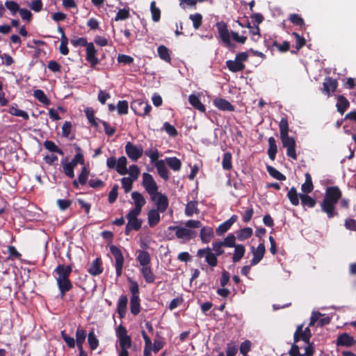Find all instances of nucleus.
Wrapping results in <instances>:
<instances>
[{
  "label": "nucleus",
  "mask_w": 356,
  "mask_h": 356,
  "mask_svg": "<svg viewBox=\"0 0 356 356\" xmlns=\"http://www.w3.org/2000/svg\"><path fill=\"white\" fill-rule=\"evenodd\" d=\"M337 203L341 209L346 211L350 209V200L342 198V191L337 186H327L325 188V195L320 204L321 211L325 213L328 218L339 217V213L337 209Z\"/></svg>",
  "instance_id": "nucleus-1"
},
{
  "label": "nucleus",
  "mask_w": 356,
  "mask_h": 356,
  "mask_svg": "<svg viewBox=\"0 0 356 356\" xmlns=\"http://www.w3.org/2000/svg\"><path fill=\"white\" fill-rule=\"evenodd\" d=\"M127 159L125 156H120L118 160L115 156H110L106 160V166L110 170H115L121 175L128 173L127 168ZM129 174L130 178L136 180L140 175V169L136 165L129 166Z\"/></svg>",
  "instance_id": "nucleus-2"
},
{
  "label": "nucleus",
  "mask_w": 356,
  "mask_h": 356,
  "mask_svg": "<svg viewBox=\"0 0 356 356\" xmlns=\"http://www.w3.org/2000/svg\"><path fill=\"white\" fill-rule=\"evenodd\" d=\"M279 128L280 132V139L282 145L286 149V155L293 159H297V154L296 151V143L293 137L289 136V122L286 117L282 118L280 123Z\"/></svg>",
  "instance_id": "nucleus-3"
},
{
  "label": "nucleus",
  "mask_w": 356,
  "mask_h": 356,
  "mask_svg": "<svg viewBox=\"0 0 356 356\" xmlns=\"http://www.w3.org/2000/svg\"><path fill=\"white\" fill-rule=\"evenodd\" d=\"M56 273V280L60 293L63 296L65 292L70 291L72 288V284L69 276L72 272V268L70 266L59 264L54 270Z\"/></svg>",
  "instance_id": "nucleus-4"
},
{
  "label": "nucleus",
  "mask_w": 356,
  "mask_h": 356,
  "mask_svg": "<svg viewBox=\"0 0 356 356\" xmlns=\"http://www.w3.org/2000/svg\"><path fill=\"white\" fill-rule=\"evenodd\" d=\"M120 351L119 356H129L128 349L131 346V337L128 334L126 327L120 324L116 329Z\"/></svg>",
  "instance_id": "nucleus-5"
},
{
  "label": "nucleus",
  "mask_w": 356,
  "mask_h": 356,
  "mask_svg": "<svg viewBox=\"0 0 356 356\" xmlns=\"http://www.w3.org/2000/svg\"><path fill=\"white\" fill-rule=\"evenodd\" d=\"M300 340L306 343L305 353L301 356H313L315 352L314 344L309 341L306 334L303 332V324L297 326L293 334V343L292 344H297Z\"/></svg>",
  "instance_id": "nucleus-6"
},
{
  "label": "nucleus",
  "mask_w": 356,
  "mask_h": 356,
  "mask_svg": "<svg viewBox=\"0 0 356 356\" xmlns=\"http://www.w3.org/2000/svg\"><path fill=\"white\" fill-rule=\"evenodd\" d=\"M131 108L136 115L145 117L150 113L152 106L147 102L138 99L131 103Z\"/></svg>",
  "instance_id": "nucleus-7"
},
{
  "label": "nucleus",
  "mask_w": 356,
  "mask_h": 356,
  "mask_svg": "<svg viewBox=\"0 0 356 356\" xmlns=\"http://www.w3.org/2000/svg\"><path fill=\"white\" fill-rule=\"evenodd\" d=\"M110 252L113 255L115 261V267L116 270V275L118 277H120L122 274V269L124 266V259L121 250L117 246L112 245L110 246Z\"/></svg>",
  "instance_id": "nucleus-8"
},
{
  "label": "nucleus",
  "mask_w": 356,
  "mask_h": 356,
  "mask_svg": "<svg viewBox=\"0 0 356 356\" xmlns=\"http://www.w3.org/2000/svg\"><path fill=\"white\" fill-rule=\"evenodd\" d=\"M143 185L147 192L151 195L152 199L154 200L155 195L158 192V186L150 174L147 172L143 173Z\"/></svg>",
  "instance_id": "nucleus-9"
},
{
  "label": "nucleus",
  "mask_w": 356,
  "mask_h": 356,
  "mask_svg": "<svg viewBox=\"0 0 356 356\" xmlns=\"http://www.w3.org/2000/svg\"><path fill=\"white\" fill-rule=\"evenodd\" d=\"M216 27L217 29L219 38L221 39L223 44L226 47H231L232 42L230 40V33L227 24L223 21L218 22L216 24Z\"/></svg>",
  "instance_id": "nucleus-10"
},
{
  "label": "nucleus",
  "mask_w": 356,
  "mask_h": 356,
  "mask_svg": "<svg viewBox=\"0 0 356 356\" xmlns=\"http://www.w3.org/2000/svg\"><path fill=\"white\" fill-rule=\"evenodd\" d=\"M197 256L200 258L205 257V261L211 267L218 264L217 255L213 253L209 248L200 249L197 250Z\"/></svg>",
  "instance_id": "nucleus-11"
},
{
  "label": "nucleus",
  "mask_w": 356,
  "mask_h": 356,
  "mask_svg": "<svg viewBox=\"0 0 356 356\" xmlns=\"http://www.w3.org/2000/svg\"><path fill=\"white\" fill-rule=\"evenodd\" d=\"M169 229L175 231L176 236L180 239L191 240L196 236L195 232L179 226H170Z\"/></svg>",
  "instance_id": "nucleus-12"
},
{
  "label": "nucleus",
  "mask_w": 356,
  "mask_h": 356,
  "mask_svg": "<svg viewBox=\"0 0 356 356\" xmlns=\"http://www.w3.org/2000/svg\"><path fill=\"white\" fill-rule=\"evenodd\" d=\"M125 152L130 159L136 161L142 156L143 150L140 146L137 147L131 142H127L125 145Z\"/></svg>",
  "instance_id": "nucleus-13"
},
{
  "label": "nucleus",
  "mask_w": 356,
  "mask_h": 356,
  "mask_svg": "<svg viewBox=\"0 0 356 356\" xmlns=\"http://www.w3.org/2000/svg\"><path fill=\"white\" fill-rule=\"evenodd\" d=\"M213 105L220 111H234V106L227 99L217 97L213 99Z\"/></svg>",
  "instance_id": "nucleus-14"
},
{
  "label": "nucleus",
  "mask_w": 356,
  "mask_h": 356,
  "mask_svg": "<svg viewBox=\"0 0 356 356\" xmlns=\"http://www.w3.org/2000/svg\"><path fill=\"white\" fill-rule=\"evenodd\" d=\"M155 202L156 209L161 212H164L168 207V199L165 195L158 193L155 195Z\"/></svg>",
  "instance_id": "nucleus-15"
},
{
  "label": "nucleus",
  "mask_w": 356,
  "mask_h": 356,
  "mask_svg": "<svg viewBox=\"0 0 356 356\" xmlns=\"http://www.w3.org/2000/svg\"><path fill=\"white\" fill-rule=\"evenodd\" d=\"M266 249L264 243H259L256 250L253 249V258L251 266H255L260 262L265 254Z\"/></svg>",
  "instance_id": "nucleus-16"
},
{
  "label": "nucleus",
  "mask_w": 356,
  "mask_h": 356,
  "mask_svg": "<svg viewBox=\"0 0 356 356\" xmlns=\"http://www.w3.org/2000/svg\"><path fill=\"white\" fill-rule=\"evenodd\" d=\"M128 298L126 295H122L120 297L118 305L117 312L120 318L125 317L127 309Z\"/></svg>",
  "instance_id": "nucleus-17"
},
{
  "label": "nucleus",
  "mask_w": 356,
  "mask_h": 356,
  "mask_svg": "<svg viewBox=\"0 0 356 356\" xmlns=\"http://www.w3.org/2000/svg\"><path fill=\"white\" fill-rule=\"evenodd\" d=\"M76 344L79 350V356H88V354L83 349V343L86 339V332L82 329L78 328L76 333Z\"/></svg>",
  "instance_id": "nucleus-18"
},
{
  "label": "nucleus",
  "mask_w": 356,
  "mask_h": 356,
  "mask_svg": "<svg viewBox=\"0 0 356 356\" xmlns=\"http://www.w3.org/2000/svg\"><path fill=\"white\" fill-rule=\"evenodd\" d=\"M71 44L76 47H84L86 48V59L89 61V44L85 38L74 37L70 40Z\"/></svg>",
  "instance_id": "nucleus-19"
},
{
  "label": "nucleus",
  "mask_w": 356,
  "mask_h": 356,
  "mask_svg": "<svg viewBox=\"0 0 356 356\" xmlns=\"http://www.w3.org/2000/svg\"><path fill=\"white\" fill-rule=\"evenodd\" d=\"M155 167L157 170L159 175L165 181H168L170 178L169 171L165 165L163 160H159L155 163Z\"/></svg>",
  "instance_id": "nucleus-20"
},
{
  "label": "nucleus",
  "mask_w": 356,
  "mask_h": 356,
  "mask_svg": "<svg viewBox=\"0 0 356 356\" xmlns=\"http://www.w3.org/2000/svg\"><path fill=\"white\" fill-rule=\"evenodd\" d=\"M337 86L338 83L336 79L327 77L323 83V91L329 96L331 92H334L336 90Z\"/></svg>",
  "instance_id": "nucleus-21"
},
{
  "label": "nucleus",
  "mask_w": 356,
  "mask_h": 356,
  "mask_svg": "<svg viewBox=\"0 0 356 356\" xmlns=\"http://www.w3.org/2000/svg\"><path fill=\"white\" fill-rule=\"evenodd\" d=\"M136 261L142 266V267L149 266L151 258L149 254L144 250L137 251Z\"/></svg>",
  "instance_id": "nucleus-22"
},
{
  "label": "nucleus",
  "mask_w": 356,
  "mask_h": 356,
  "mask_svg": "<svg viewBox=\"0 0 356 356\" xmlns=\"http://www.w3.org/2000/svg\"><path fill=\"white\" fill-rule=\"evenodd\" d=\"M226 66L228 68V70L234 73L242 72L245 70V65L237 61V60L235 58L234 60H228L226 61Z\"/></svg>",
  "instance_id": "nucleus-23"
},
{
  "label": "nucleus",
  "mask_w": 356,
  "mask_h": 356,
  "mask_svg": "<svg viewBox=\"0 0 356 356\" xmlns=\"http://www.w3.org/2000/svg\"><path fill=\"white\" fill-rule=\"evenodd\" d=\"M354 344L353 337H350L346 333L340 334L337 339V345L338 346H351Z\"/></svg>",
  "instance_id": "nucleus-24"
},
{
  "label": "nucleus",
  "mask_w": 356,
  "mask_h": 356,
  "mask_svg": "<svg viewBox=\"0 0 356 356\" xmlns=\"http://www.w3.org/2000/svg\"><path fill=\"white\" fill-rule=\"evenodd\" d=\"M104 270L103 262L101 258L97 257L90 265V275H98Z\"/></svg>",
  "instance_id": "nucleus-25"
},
{
  "label": "nucleus",
  "mask_w": 356,
  "mask_h": 356,
  "mask_svg": "<svg viewBox=\"0 0 356 356\" xmlns=\"http://www.w3.org/2000/svg\"><path fill=\"white\" fill-rule=\"evenodd\" d=\"M214 236L213 228L204 226L202 228L200 232V238L202 243H207L210 242L211 238Z\"/></svg>",
  "instance_id": "nucleus-26"
},
{
  "label": "nucleus",
  "mask_w": 356,
  "mask_h": 356,
  "mask_svg": "<svg viewBox=\"0 0 356 356\" xmlns=\"http://www.w3.org/2000/svg\"><path fill=\"white\" fill-rule=\"evenodd\" d=\"M140 272L148 284L153 283L155 280V275L150 266L142 267Z\"/></svg>",
  "instance_id": "nucleus-27"
},
{
  "label": "nucleus",
  "mask_w": 356,
  "mask_h": 356,
  "mask_svg": "<svg viewBox=\"0 0 356 356\" xmlns=\"http://www.w3.org/2000/svg\"><path fill=\"white\" fill-rule=\"evenodd\" d=\"M88 177V172L86 167L82 168V171L81 174L79 175L77 179H74L73 181V185L76 188H79V185H85L87 182Z\"/></svg>",
  "instance_id": "nucleus-28"
},
{
  "label": "nucleus",
  "mask_w": 356,
  "mask_h": 356,
  "mask_svg": "<svg viewBox=\"0 0 356 356\" xmlns=\"http://www.w3.org/2000/svg\"><path fill=\"white\" fill-rule=\"evenodd\" d=\"M268 154L271 161H274L275 159L276 154L277 152V147L276 145L275 139L271 136L268 140Z\"/></svg>",
  "instance_id": "nucleus-29"
},
{
  "label": "nucleus",
  "mask_w": 356,
  "mask_h": 356,
  "mask_svg": "<svg viewBox=\"0 0 356 356\" xmlns=\"http://www.w3.org/2000/svg\"><path fill=\"white\" fill-rule=\"evenodd\" d=\"M349 106L350 103L348 100L343 95H339L338 97L337 108L339 113L343 115Z\"/></svg>",
  "instance_id": "nucleus-30"
},
{
  "label": "nucleus",
  "mask_w": 356,
  "mask_h": 356,
  "mask_svg": "<svg viewBox=\"0 0 356 356\" xmlns=\"http://www.w3.org/2000/svg\"><path fill=\"white\" fill-rule=\"evenodd\" d=\"M165 162L173 171H179L181 168V161L175 156L165 158Z\"/></svg>",
  "instance_id": "nucleus-31"
},
{
  "label": "nucleus",
  "mask_w": 356,
  "mask_h": 356,
  "mask_svg": "<svg viewBox=\"0 0 356 356\" xmlns=\"http://www.w3.org/2000/svg\"><path fill=\"white\" fill-rule=\"evenodd\" d=\"M188 102L195 109L201 112H205L206 108L197 95H191L188 97Z\"/></svg>",
  "instance_id": "nucleus-32"
},
{
  "label": "nucleus",
  "mask_w": 356,
  "mask_h": 356,
  "mask_svg": "<svg viewBox=\"0 0 356 356\" xmlns=\"http://www.w3.org/2000/svg\"><path fill=\"white\" fill-rule=\"evenodd\" d=\"M314 189V185L312 183V176L309 173L305 174V181L301 186V190L304 194H308L311 193Z\"/></svg>",
  "instance_id": "nucleus-33"
},
{
  "label": "nucleus",
  "mask_w": 356,
  "mask_h": 356,
  "mask_svg": "<svg viewBox=\"0 0 356 356\" xmlns=\"http://www.w3.org/2000/svg\"><path fill=\"white\" fill-rule=\"evenodd\" d=\"M131 197L134 201V208H138V209L141 210L142 207L145 205L146 202L142 194L138 191H134L131 193Z\"/></svg>",
  "instance_id": "nucleus-34"
},
{
  "label": "nucleus",
  "mask_w": 356,
  "mask_h": 356,
  "mask_svg": "<svg viewBox=\"0 0 356 356\" xmlns=\"http://www.w3.org/2000/svg\"><path fill=\"white\" fill-rule=\"evenodd\" d=\"M140 298L139 297H131L130 300V311L131 313L136 316L140 312Z\"/></svg>",
  "instance_id": "nucleus-35"
},
{
  "label": "nucleus",
  "mask_w": 356,
  "mask_h": 356,
  "mask_svg": "<svg viewBox=\"0 0 356 356\" xmlns=\"http://www.w3.org/2000/svg\"><path fill=\"white\" fill-rule=\"evenodd\" d=\"M299 197L301 200L302 205L305 207L313 208L316 204V201L314 198L310 197L307 194H300Z\"/></svg>",
  "instance_id": "nucleus-36"
},
{
  "label": "nucleus",
  "mask_w": 356,
  "mask_h": 356,
  "mask_svg": "<svg viewBox=\"0 0 356 356\" xmlns=\"http://www.w3.org/2000/svg\"><path fill=\"white\" fill-rule=\"evenodd\" d=\"M97 54L98 51L95 49L93 43L90 42V68L96 69V65L99 63L100 59L97 57Z\"/></svg>",
  "instance_id": "nucleus-37"
},
{
  "label": "nucleus",
  "mask_w": 356,
  "mask_h": 356,
  "mask_svg": "<svg viewBox=\"0 0 356 356\" xmlns=\"http://www.w3.org/2000/svg\"><path fill=\"white\" fill-rule=\"evenodd\" d=\"M157 52L159 54V56L161 59L163 60L170 63L171 62V58L170 55L169 54V49L164 45H160L157 49Z\"/></svg>",
  "instance_id": "nucleus-38"
},
{
  "label": "nucleus",
  "mask_w": 356,
  "mask_h": 356,
  "mask_svg": "<svg viewBox=\"0 0 356 356\" xmlns=\"http://www.w3.org/2000/svg\"><path fill=\"white\" fill-rule=\"evenodd\" d=\"M266 170L268 174L273 177V178L279 180V181H284L286 180V176L275 169L274 167L271 165H267Z\"/></svg>",
  "instance_id": "nucleus-39"
},
{
  "label": "nucleus",
  "mask_w": 356,
  "mask_h": 356,
  "mask_svg": "<svg viewBox=\"0 0 356 356\" xmlns=\"http://www.w3.org/2000/svg\"><path fill=\"white\" fill-rule=\"evenodd\" d=\"M61 164L63 168L64 173L70 178L74 177V168L69 163L67 159H63L61 161Z\"/></svg>",
  "instance_id": "nucleus-40"
},
{
  "label": "nucleus",
  "mask_w": 356,
  "mask_h": 356,
  "mask_svg": "<svg viewBox=\"0 0 356 356\" xmlns=\"http://www.w3.org/2000/svg\"><path fill=\"white\" fill-rule=\"evenodd\" d=\"M234 248L235 250L232 261L236 263L239 261L243 257L245 250L243 245H236Z\"/></svg>",
  "instance_id": "nucleus-41"
},
{
  "label": "nucleus",
  "mask_w": 356,
  "mask_h": 356,
  "mask_svg": "<svg viewBox=\"0 0 356 356\" xmlns=\"http://www.w3.org/2000/svg\"><path fill=\"white\" fill-rule=\"evenodd\" d=\"M33 96L44 105L48 106L50 104V100L47 98L44 92L40 90L37 89L33 92Z\"/></svg>",
  "instance_id": "nucleus-42"
},
{
  "label": "nucleus",
  "mask_w": 356,
  "mask_h": 356,
  "mask_svg": "<svg viewBox=\"0 0 356 356\" xmlns=\"http://www.w3.org/2000/svg\"><path fill=\"white\" fill-rule=\"evenodd\" d=\"M8 113L10 114H11L12 115H15V116H17V117H21V118H22L24 120H28L29 119L28 113L26 111H24L18 109L17 108L16 105L10 106V108H9V110H8Z\"/></svg>",
  "instance_id": "nucleus-43"
},
{
  "label": "nucleus",
  "mask_w": 356,
  "mask_h": 356,
  "mask_svg": "<svg viewBox=\"0 0 356 356\" xmlns=\"http://www.w3.org/2000/svg\"><path fill=\"white\" fill-rule=\"evenodd\" d=\"M252 229L250 227H245L240 229L236 233V237L239 241H244L251 237Z\"/></svg>",
  "instance_id": "nucleus-44"
},
{
  "label": "nucleus",
  "mask_w": 356,
  "mask_h": 356,
  "mask_svg": "<svg viewBox=\"0 0 356 356\" xmlns=\"http://www.w3.org/2000/svg\"><path fill=\"white\" fill-rule=\"evenodd\" d=\"M198 213L197 202L190 201L186 206L185 213L188 216H192L194 213Z\"/></svg>",
  "instance_id": "nucleus-45"
},
{
  "label": "nucleus",
  "mask_w": 356,
  "mask_h": 356,
  "mask_svg": "<svg viewBox=\"0 0 356 356\" xmlns=\"http://www.w3.org/2000/svg\"><path fill=\"white\" fill-rule=\"evenodd\" d=\"M232 156L230 152H225L223 154L222 166L224 170H230L232 168Z\"/></svg>",
  "instance_id": "nucleus-46"
},
{
  "label": "nucleus",
  "mask_w": 356,
  "mask_h": 356,
  "mask_svg": "<svg viewBox=\"0 0 356 356\" xmlns=\"http://www.w3.org/2000/svg\"><path fill=\"white\" fill-rule=\"evenodd\" d=\"M189 19L193 22V26L195 30L200 29L202 24V15L200 13L191 14Z\"/></svg>",
  "instance_id": "nucleus-47"
},
{
  "label": "nucleus",
  "mask_w": 356,
  "mask_h": 356,
  "mask_svg": "<svg viewBox=\"0 0 356 356\" xmlns=\"http://www.w3.org/2000/svg\"><path fill=\"white\" fill-rule=\"evenodd\" d=\"M150 10L152 20L155 22H159L161 18V10L156 6V2L154 1H152L150 3Z\"/></svg>",
  "instance_id": "nucleus-48"
},
{
  "label": "nucleus",
  "mask_w": 356,
  "mask_h": 356,
  "mask_svg": "<svg viewBox=\"0 0 356 356\" xmlns=\"http://www.w3.org/2000/svg\"><path fill=\"white\" fill-rule=\"evenodd\" d=\"M287 197L293 205H294V206L298 205V204H299L298 195L296 191V189L294 187L291 188V189L289 191V192L287 193Z\"/></svg>",
  "instance_id": "nucleus-49"
},
{
  "label": "nucleus",
  "mask_w": 356,
  "mask_h": 356,
  "mask_svg": "<svg viewBox=\"0 0 356 356\" xmlns=\"http://www.w3.org/2000/svg\"><path fill=\"white\" fill-rule=\"evenodd\" d=\"M117 111L120 115L127 114L129 111L128 102L126 100L119 101L117 104Z\"/></svg>",
  "instance_id": "nucleus-50"
},
{
  "label": "nucleus",
  "mask_w": 356,
  "mask_h": 356,
  "mask_svg": "<svg viewBox=\"0 0 356 356\" xmlns=\"http://www.w3.org/2000/svg\"><path fill=\"white\" fill-rule=\"evenodd\" d=\"M140 211L141 210L138 209V208H134L129 211L127 215L128 222H140L137 217L140 214Z\"/></svg>",
  "instance_id": "nucleus-51"
},
{
  "label": "nucleus",
  "mask_w": 356,
  "mask_h": 356,
  "mask_svg": "<svg viewBox=\"0 0 356 356\" xmlns=\"http://www.w3.org/2000/svg\"><path fill=\"white\" fill-rule=\"evenodd\" d=\"M161 211L156 209H151L148 213V222H159Z\"/></svg>",
  "instance_id": "nucleus-52"
},
{
  "label": "nucleus",
  "mask_w": 356,
  "mask_h": 356,
  "mask_svg": "<svg viewBox=\"0 0 356 356\" xmlns=\"http://www.w3.org/2000/svg\"><path fill=\"white\" fill-rule=\"evenodd\" d=\"M44 147L50 152H56L60 155L63 154V152L58 147V146L52 141L46 140L44 143Z\"/></svg>",
  "instance_id": "nucleus-53"
},
{
  "label": "nucleus",
  "mask_w": 356,
  "mask_h": 356,
  "mask_svg": "<svg viewBox=\"0 0 356 356\" xmlns=\"http://www.w3.org/2000/svg\"><path fill=\"white\" fill-rule=\"evenodd\" d=\"M129 282L130 284L129 291L131 293V297L136 296L139 297V286L136 281L129 278Z\"/></svg>",
  "instance_id": "nucleus-54"
},
{
  "label": "nucleus",
  "mask_w": 356,
  "mask_h": 356,
  "mask_svg": "<svg viewBox=\"0 0 356 356\" xmlns=\"http://www.w3.org/2000/svg\"><path fill=\"white\" fill-rule=\"evenodd\" d=\"M163 129L171 137L175 138L178 135V131L176 128L168 122H164Z\"/></svg>",
  "instance_id": "nucleus-55"
},
{
  "label": "nucleus",
  "mask_w": 356,
  "mask_h": 356,
  "mask_svg": "<svg viewBox=\"0 0 356 356\" xmlns=\"http://www.w3.org/2000/svg\"><path fill=\"white\" fill-rule=\"evenodd\" d=\"M292 35L294 36V38H296V49L297 50H300L305 45V39L302 36H300V34L296 32H293L292 33Z\"/></svg>",
  "instance_id": "nucleus-56"
},
{
  "label": "nucleus",
  "mask_w": 356,
  "mask_h": 356,
  "mask_svg": "<svg viewBox=\"0 0 356 356\" xmlns=\"http://www.w3.org/2000/svg\"><path fill=\"white\" fill-rule=\"evenodd\" d=\"M289 19L292 24L296 26H302L305 24L304 19L298 14H291Z\"/></svg>",
  "instance_id": "nucleus-57"
},
{
  "label": "nucleus",
  "mask_w": 356,
  "mask_h": 356,
  "mask_svg": "<svg viewBox=\"0 0 356 356\" xmlns=\"http://www.w3.org/2000/svg\"><path fill=\"white\" fill-rule=\"evenodd\" d=\"M134 180L131 179L130 177H123L121 179L122 186L124 190L125 193L129 192L133 187V181Z\"/></svg>",
  "instance_id": "nucleus-58"
},
{
  "label": "nucleus",
  "mask_w": 356,
  "mask_h": 356,
  "mask_svg": "<svg viewBox=\"0 0 356 356\" xmlns=\"http://www.w3.org/2000/svg\"><path fill=\"white\" fill-rule=\"evenodd\" d=\"M225 352L227 356H235L238 352V347L233 341H231L227 344Z\"/></svg>",
  "instance_id": "nucleus-59"
},
{
  "label": "nucleus",
  "mask_w": 356,
  "mask_h": 356,
  "mask_svg": "<svg viewBox=\"0 0 356 356\" xmlns=\"http://www.w3.org/2000/svg\"><path fill=\"white\" fill-rule=\"evenodd\" d=\"M5 6L10 11L13 15H15L20 9L19 5L14 1H6L5 2Z\"/></svg>",
  "instance_id": "nucleus-60"
},
{
  "label": "nucleus",
  "mask_w": 356,
  "mask_h": 356,
  "mask_svg": "<svg viewBox=\"0 0 356 356\" xmlns=\"http://www.w3.org/2000/svg\"><path fill=\"white\" fill-rule=\"evenodd\" d=\"M67 42L68 39L65 35H63L60 38V44L59 47V50L61 54L67 55L69 53V50L67 48Z\"/></svg>",
  "instance_id": "nucleus-61"
},
{
  "label": "nucleus",
  "mask_w": 356,
  "mask_h": 356,
  "mask_svg": "<svg viewBox=\"0 0 356 356\" xmlns=\"http://www.w3.org/2000/svg\"><path fill=\"white\" fill-rule=\"evenodd\" d=\"M118 62L124 65H131L134 63V58L126 54H119L117 58Z\"/></svg>",
  "instance_id": "nucleus-62"
},
{
  "label": "nucleus",
  "mask_w": 356,
  "mask_h": 356,
  "mask_svg": "<svg viewBox=\"0 0 356 356\" xmlns=\"http://www.w3.org/2000/svg\"><path fill=\"white\" fill-rule=\"evenodd\" d=\"M273 47H275L280 52H286L290 48V43L288 41H284L282 44H280L277 41L275 40L272 44Z\"/></svg>",
  "instance_id": "nucleus-63"
},
{
  "label": "nucleus",
  "mask_w": 356,
  "mask_h": 356,
  "mask_svg": "<svg viewBox=\"0 0 356 356\" xmlns=\"http://www.w3.org/2000/svg\"><path fill=\"white\" fill-rule=\"evenodd\" d=\"M236 237L233 234H229L222 242V245L226 247L233 248L236 246Z\"/></svg>",
  "instance_id": "nucleus-64"
}]
</instances>
